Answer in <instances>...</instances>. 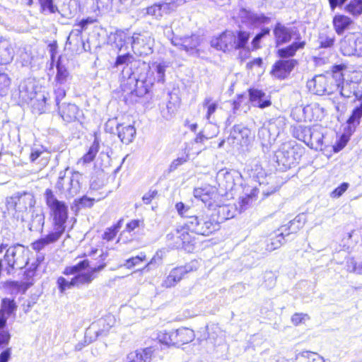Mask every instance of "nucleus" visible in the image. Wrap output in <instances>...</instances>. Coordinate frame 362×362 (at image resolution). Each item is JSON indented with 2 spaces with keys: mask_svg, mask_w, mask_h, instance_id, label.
Instances as JSON below:
<instances>
[{
  "mask_svg": "<svg viewBox=\"0 0 362 362\" xmlns=\"http://www.w3.org/2000/svg\"><path fill=\"white\" fill-rule=\"evenodd\" d=\"M194 196L196 199H200L205 205L211 207L218 194L215 187L206 186L194 189Z\"/></svg>",
  "mask_w": 362,
  "mask_h": 362,
  "instance_id": "nucleus-19",
  "label": "nucleus"
},
{
  "mask_svg": "<svg viewBox=\"0 0 362 362\" xmlns=\"http://www.w3.org/2000/svg\"><path fill=\"white\" fill-rule=\"evenodd\" d=\"M114 323V317L110 315H106L99 319L97 322L92 323L87 329L86 334L93 332L95 334V339L99 337L106 336Z\"/></svg>",
  "mask_w": 362,
  "mask_h": 362,
  "instance_id": "nucleus-14",
  "label": "nucleus"
},
{
  "mask_svg": "<svg viewBox=\"0 0 362 362\" xmlns=\"http://www.w3.org/2000/svg\"><path fill=\"white\" fill-rule=\"evenodd\" d=\"M57 69L56 79L59 83H62L68 76V71L61 62V56L57 57L56 63H54Z\"/></svg>",
  "mask_w": 362,
  "mask_h": 362,
  "instance_id": "nucleus-44",
  "label": "nucleus"
},
{
  "mask_svg": "<svg viewBox=\"0 0 362 362\" xmlns=\"http://www.w3.org/2000/svg\"><path fill=\"white\" fill-rule=\"evenodd\" d=\"M158 192L157 190H149L147 193H146L143 196V202L146 204H149L152 199L157 195Z\"/></svg>",
  "mask_w": 362,
  "mask_h": 362,
  "instance_id": "nucleus-64",
  "label": "nucleus"
},
{
  "mask_svg": "<svg viewBox=\"0 0 362 362\" xmlns=\"http://www.w3.org/2000/svg\"><path fill=\"white\" fill-rule=\"evenodd\" d=\"M296 64L297 61L295 59L279 60L274 64L272 74L278 78H285Z\"/></svg>",
  "mask_w": 362,
  "mask_h": 362,
  "instance_id": "nucleus-20",
  "label": "nucleus"
},
{
  "mask_svg": "<svg viewBox=\"0 0 362 362\" xmlns=\"http://www.w3.org/2000/svg\"><path fill=\"white\" fill-rule=\"evenodd\" d=\"M11 199L13 202H8L10 207L13 206V209L18 211H25L35 205L33 196L30 193H23L11 197Z\"/></svg>",
  "mask_w": 362,
  "mask_h": 362,
  "instance_id": "nucleus-21",
  "label": "nucleus"
},
{
  "mask_svg": "<svg viewBox=\"0 0 362 362\" xmlns=\"http://www.w3.org/2000/svg\"><path fill=\"white\" fill-rule=\"evenodd\" d=\"M58 287L62 293H63L66 289H70L72 287L75 286L74 284V279H72L71 281H67L65 278L61 276L57 279Z\"/></svg>",
  "mask_w": 362,
  "mask_h": 362,
  "instance_id": "nucleus-56",
  "label": "nucleus"
},
{
  "mask_svg": "<svg viewBox=\"0 0 362 362\" xmlns=\"http://www.w3.org/2000/svg\"><path fill=\"white\" fill-rule=\"evenodd\" d=\"M116 131L121 141L125 144L131 143L136 134V129L132 125L123 126L122 124H118Z\"/></svg>",
  "mask_w": 362,
  "mask_h": 362,
  "instance_id": "nucleus-26",
  "label": "nucleus"
},
{
  "mask_svg": "<svg viewBox=\"0 0 362 362\" xmlns=\"http://www.w3.org/2000/svg\"><path fill=\"white\" fill-rule=\"evenodd\" d=\"M273 34L274 42L276 47L287 44L294 39L301 40V35L297 28L294 26H287L280 22H278L274 25L273 29Z\"/></svg>",
  "mask_w": 362,
  "mask_h": 362,
  "instance_id": "nucleus-9",
  "label": "nucleus"
},
{
  "mask_svg": "<svg viewBox=\"0 0 362 362\" xmlns=\"http://www.w3.org/2000/svg\"><path fill=\"white\" fill-rule=\"evenodd\" d=\"M146 260V255L144 252H141L139 255L132 257L125 260L122 267L128 269H132L134 267L139 265L141 262Z\"/></svg>",
  "mask_w": 362,
  "mask_h": 362,
  "instance_id": "nucleus-48",
  "label": "nucleus"
},
{
  "mask_svg": "<svg viewBox=\"0 0 362 362\" xmlns=\"http://www.w3.org/2000/svg\"><path fill=\"white\" fill-rule=\"evenodd\" d=\"M323 134L318 128L313 127L308 147L315 150H322L323 146Z\"/></svg>",
  "mask_w": 362,
  "mask_h": 362,
  "instance_id": "nucleus-33",
  "label": "nucleus"
},
{
  "mask_svg": "<svg viewBox=\"0 0 362 362\" xmlns=\"http://www.w3.org/2000/svg\"><path fill=\"white\" fill-rule=\"evenodd\" d=\"M11 84V79L8 75L0 71V97L6 95L8 91Z\"/></svg>",
  "mask_w": 362,
  "mask_h": 362,
  "instance_id": "nucleus-49",
  "label": "nucleus"
},
{
  "mask_svg": "<svg viewBox=\"0 0 362 362\" xmlns=\"http://www.w3.org/2000/svg\"><path fill=\"white\" fill-rule=\"evenodd\" d=\"M217 182L221 189L226 192L232 191L241 180L240 174L235 170L222 169L216 175Z\"/></svg>",
  "mask_w": 362,
  "mask_h": 362,
  "instance_id": "nucleus-12",
  "label": "nucleus"
},
{
  "mask_svg": "<svg viewBox=\"0 0 362 362\" xmlns=\"http://www.w3.org/2000/svg\"><path fill=\"white\" fill-rule=\"evenodd\" d=\"M250 37V33L247 31L239 30L235 33V45L233 49H245Z\"/></svg>",
  "mask_w": 362,
  "mask_h": 362,
  "instance_id": "nucleus-35",
  "label": "nucleus"
},
{
  "mask_svg": "<svg viewBox=\"0 0 362 362\" xmlns=\"http://www.w3.org/2000/svg\"><path fill=\"white\" fill-rule=\"evenodd\" d=\"M234 42L235 33L227 30L222 33L218 37L213 38L211 45L218 50L226 52L233 49Z\"/></svg>",
  "mask_w": 362,
  "mask_h": 362,
  "instance_id": "nucleus-16",
  "label": "nucleus"
},
{
  "mask_svg": "<svg viewBox=\"0 0 362 362\" xmlns=\"http://www.w3.org/2000/svg\"><path fill=\"white\" fill-rule=\"evenodd\" d=\"M219 223L216 215L209 214V209L200 211L186 220L182 226L169 233L167 239L174 242V247H182L191 252L197 243L196 235L208 236L219 229Z\"/></svg>",
  "mask_w": 362,
  "mask_h": 362,
  "instance_id": "nucleus-1",
  "label": "nucleus"
},
{
  "mask_svg": "<svg viewBox=\"0 0 362 362\" xmlns=\"http://www.w3.org/2000/svg\"><path fill=\"white\" fill-rule=\"evenodd\" d=\"M233 206L229 205L219 206L218 209V214H222L224 219H229L234 216V212L231 211Z\"/></svg>",
  "mask_w": 362,
  "mask_h": 362,
  "instance_id": "nucleus-57",
  "label": "nucleus"
},
{
  "mask_svg": "<svg viewBox=\"0 0 362 362\" xmlns=\"http://www.w3.org/2000/svg\"><path fill=\"white\" fill-rule=\"evenodd\" d=\"M82 175L78 172H69V168L59 172L55 182V189L64 194L66 198L76 196L81 190Z\"/></svg>",
  "mask_w": 362,
  "mask_h": 362,
  "instance_id": "nucleus-5",
  "label": "nucleus"
},
{
  "mask_svg": "<svg viewBox=\"0 0 362 362\" xmlns=\"http://www.w3.org/2000/svg\"><path fill=\"white\" fill-rule=\"evenodd\" d=\"M175 209L178 214L181 217L185 218L187 220L190 219V217L193 216L195 214L194 208L191 207L187 204H185L182 202H178L175 204Z\"/></svg>",
  "mask_w": 362,
  "mask_h": 362,
  "instance_id": "nucleus-40",
  "label": "nucleus"
},
{
  "mask_svg": "<svg viewBox=\"0 0 362 362\" xmlns=\"http://www.w3.org/2000/svg\"><path fill=\"white\" fill-rule=\"evenodd\" d=\"M243 13H245V18L252 25L258 26L262 24H267L271 20L269 17L263 13H255L245 10L243 11Z\"/></svg>",
  "mask_w": 362,
  "mask_h": 362,
  "instance_id": "nucleus-30",
  "label": "nucleus"
},
{
  "mask_svg": "<svg viewBox=\"0 0 362 362\" xmlns=\"http://www.w3.org/2000/svg\"><path fill=\"white\" fill-rule=\"evenodd\" d=\"M151 354V348L131 352L127 356V362H150Z\"/></svg>",
  "mask_w": 362,
  "mask_h": 362,
  "instance_id": "nucleus-29",
  "label": "nucleus"
},
{
  "mask_svg": "<svg viewBox=\"0 0 362 362\" xmlns=\"http://www.w3.org/2000/svg\"><path fill=\"white\" fill-rule=\"evenodd\" d=\"M139 68L144 71L138 74L132 72L127 78V83L131 86V93L137 96H143L148 93L155 83L165 82V71L168 65L165 62H154L151 66L145 62L140 63Z\"/></svg>",
  "mask_w": 362,
  "mask_h": 362,
  "instance_id": "nucleus-2",
  "label": "nucleus"
},
{
  "mask_svg": "<svg viewBox=\"0 0 362 362\" xmlns=\"http://www.w3.org/2000/svg\"><path fill=\"white\" fill-rule=\"evenodd\" d=\"M305 42L297 40L288 46L278 49V54L281 58H289L293 57L300 49H303Z\"/></svg>",
  "mask_w": 362,
  "mask_h": 362,
  "instance_id": "nucleus-27",
  "label": "nucleus"
},
{
  "mask_svg": "<svg viewBox=\"0 0 362 362\" xmlns=\"http://www.w3.org/2000/svg\"><path fill=\"white\" fill-rule=\"evenodd\" d=\"M310 317L307 314L296 313L291 317V322L294 325H298L304 323L306 320H309Z\"/></svg>",
  "mask_w": 362,
  "mask_h": 362,
  "instance_id": "nucleus-60",
  "label": "nucleus"
},
{
  "mask_svg": "<svg viewBox=\"0 0 362 362\" xmlns=\"http://www.w3.org/2000/svg\"><path fill=\"white\" fill-rule=\"evenodd\" d=\"M297 362H325L323 358L316 352L303 351L296 355Z\"/></svg>",
  "mask_w": 362,
  "mask_h": 362,
  "instance_id": "nucleus-34",
  "label": "nucleus"
},
{
  "mask_svg": "<svg viewBox=\"0 0 362 362\" xmlns=\"http://www.w3.org/2000/svg\"><path fill=\"white\" fill-rule=\"evenodd\" d=\"M59 0H47V11H49V14L54 15L53 20H55L57 16L61 15V11L58 7Z\"/></svg>",
  "mask_w": 362,
  "mask_h": 362,
  "instance_id": "nucleus-52",
  "label": "nucleus"
},
{
  "mask_svg": "<svg viewBox=\"0 0 362 362\" xmlns=\"http://www.w3.org/2000/svg\"><path fill=\"white\" fill-rule=\"evenodd\" d=\"M349 141V138L346 135H342L337 144L333 146L335 153L340 151L344 148Z\"/></svg>",
  "mask_w": 362,
  "mask_h": 362,
  "instance_id": "nucleus-62",
  "label": "nucleus"
},
{
  "mask_svg": "<svg viewBox=\"0 0 362 362\" xmlns=\"http://www.w3.org/2000/svg\"><path fill=\"white\" fill-rule=\"evenodd\" d=\"M345 66L343 64L335 65L332 68V77L329 78V83L332 85L340 83L341 84L344 78L342 71L345 69Z\"/></svg>",
  "mask_w": 362,
  "mask_h": 362,
  "instance_id": "nucleus-43",
  "label": "nucleus"
},
{
  "mask_svg": "<svg viewBox=\"0 0 362 362\" xmlns=\"http://www.w3.org/2000/svg\"><path fill=\"white\" fill-rule=\"evenodd\" d=\"M257 136L262 140V144L268 142L271 136L269 129L264 125L259 129Z\"/></svg>",
  "mask_w": 362,
  "mask_h": 362,
  "instance_id": "nucleus-59",
  "label": "nucleus"
},
{
  "mask_svg": "<svg viewBox=\"0 0 362 362\" xmlns=\"http://www.w3.org/2000/svg\"><path fill=\"white\" fill-rule=\"evenodd\" d=\"M194 264V262H191L190 264L185 266L173 269L166 279L163 281V286L170 288L175 286V284L183 278L185 274L195 269Z\"/></svg>",
  "mask_w": 362,
  "mask_h": 362,
  "instance_id": "nucleus-15",
  "label": "nucleus"
},
{
  "mask_svg": "<svg viewBox=\"0 0 362 362\" xmlns=\"http://www.w3.org/2000/svg\"><path fill=\"white\" fill-rule=\"evenodd\" d=\"M195 337L192 329L187 327H180L176 330H173V338L174 339L175 346H180L188 344L194 340Z\"/></svg>",
  "mask_w": 362,
  "mask_h": 362,
  "instance_id": "nucleus-23",
  "label": "nucleus"
},
{
  "mask_svg": "<svg viewBox=\"0 0 362 362\" xmlns=\"http://www.w3.org/2000/svg\"><path fill=\"white\" fill-rule=\"evenodd\" d=\"M287 230L286 226H281L276 230L271 233L267 239V247L268 251H273L279 248L284 243L286 231Z\"/></svg>",
  "mask_w": 362,
  "mask_h": 362,
  "instance_id": "nucleus-22",
  "label": "nucleus"
},
{
  "mask_svg": "<svg viewBox=\"0 0 362 362\" xmlns=\"http://www.w3.org/2000/svg\"><path fill=\"white\" fill-rule=\"evenodd\" d=\"M88 261L83 260L78 262L77 264L67 267L64 271L65 275L74 274L75 276L73 278L74 284L76 287H81L84 285H88L92 282L95 279L94 274L103 270L106 264H102L98 267L91 268L87 272H84L88 267Z\"/></svg>",
  "mask_w": 362,
  "mask_h": 362,
  "instance_id": "nucleus-6",
  "label": "nucleus"
},
{
  "mask_svg": "<svg viewBox=\"0 0 362 362\" xmlns=\"http://www.w3.org/2000/svg\"><path fill=\"white\" fill-rule=\"evenodd\" d=\"M345 9L354 16H358L362 13V0H351L346 4Z\"/></svg>",
  "mask_w": 362,
  "mask_h": 362,
  "instance_id": "nucleus-47",
  "label": "nucleus"
},
{
  "mask_svg": "<svg viewBox=\"0 0 362 362\" xmlns=\"http://www.w3.org/2000/svg\"><path fill=\"white\" fill-rule=\"evenodd\" d=\"M349 187V184L348 182H342L331 192V197L332 198L340 197L348 189Z\"/></svg>",
  "mask_w": 362,
  "mask_h": 362,
  "instance_id": "nucleus-58",
  "label": "nucleus"
},
{
  "mask_svg": "<svg viewBox=\"0 0 362 362\" xmlns=\"http://www.w3.org/2000/svg\"><path fill=\"white\" fill-rule=\"evenodd\" d=\"M313 127L299 126L294 130V136L300 141H303L308 146L310 141V134Z\"/></svg>",
  "mask_w": 362,
  "mask_h": 362,
  "instance_id": "nucleus-38",
  "label": "nucleus"
},
{
  "mask_svg": "<svg viewBox=\"0 0 362 362\" xmlns=\"http://www.w3.org/2000/svg\"><path fill=\"white\" fill-rule=\"evenodd\" d=\"M277 162L281 163L285 168H291L299 160V155L293 147H288V149L283 148L276 153Z\"/></svg>",
  "mask_w": 362,
  "mask_h": 362,
  "instance_id": "nucleus-18",
  "label": "nucleus"
},
{
  "mask_svg": "<svg viewBox=\"0 0 362 362\" xmlns=\"http://www.w3.org/2000/svg\"><path fill=\"white\" fill-rule=\"evenodd\" d=\"M100 148L99 141L95 138L92 145L90 146L88 152L83 156L84 163H90L93 160Z\"/></svg>",
  "mask_w": 362,
  "mask_h": 362,
  "instance_id": "nucleus-45",
  "label": "nucleus"
},
{
  "mask_svg": "<svg viewBox=\"0 0 362 362\" xmlns=\"http://www.w3.org/2000/svg\"><path fill=\"white\" fill-rule=\"evenodd\" d=\"M47 206L50 209L49 214L54 226V230L47 234V245L58 240L64 233L68 207L64 202L58 200L50 189H47Z\"/></svg>",
  "mask_w": 362,
  "mask_h": 362,
  "instance_id": "nucleus-4",
  "label": "nucleus"
},
{
  "mask_svg": "<svg viewBox=\"0 0 362 362\" xmlns=\"http://www.w3.org/2000/svg\"><path fill=\"white\" fill-rule=\"evenodd\" d=\"M44 261V256L42 254H38L36 257L35 263H33L31 267L25 271V275L28 278L35 276L37 270H45V267L42 265Z\"/></svg>",
  "mask_w": 362,
  "mask_h": 362,
  "instance_id": "nucleus-41",
  "label": "nucleus"
},
{
  "mask_svg": "<svg viewBox=\"0 0 362 362\" xmlns=\"http://www.w3.org/2000/svg\"><path fill=\"white\" fill-rule=\"evenodd\" d=\"M122 224V219H120L116 224L107 228L103 234V239L107 241L112 240L117 234L119 230L121 228Z\"/></svg>",
  "mask_w": 362,
  "mask_h": 362,
  "instance_id": "nucleus-46",
  "label": "nucleus"
},
{
  "mask_svg": "<svg viewBox=\"0 0 362 362\" xmlns=\"http://www.w3.org/2000/svg\"><path fill=\"white\" fill-rule=\"evenodd\" d=\"M304 215H298L293 220L289 221L287 225H284V226L287 227V230L285 233L286 236L292 233H296L298 230H299L304 225Z\"/></svg>",
  "mask_w": 362,
  "mask_h": 362,
  "instance_id": "nucleus-37",
  "label": "nucleus"
},
{
  "mask_svg": "<svg viewBox=\"0 0 362 362\" xmlns=\"http://www.w3.org/2000/svg\"><path fill=\"white\" fill-rule=\"evenodd\" d=\"M340 49L344 56L362 57V35H346L340 42Z\"/></svg>",
  "mask_w": 362,
  "mask_h": 362,
  "instance_id": "nucleus-10",
  "label": "nucleus"
},
{
  "mask_svg": "<svg viewBox=\"0 0 362 362\" xmlns=\"http://www.w3.org/2000/svg\"><path fill=\"white\" fill-rule=\"evenodd\" d=\"M336 91H339L341 96L344 98H349L354 96L356 98L355 106L351 115L347 120L349 128L354 131L360 124L362 117V80L360 81H343L335 84Z\"/></svg>",
  "mask_w": 362,
  "mask_h": 362,
  "instance_id": "nucleus-3",
  "label": "nucleus"
},
{
  "mask_svg": "<svg viewBox=\"0 0 362 362\" xmlns=\"http://www.w3.org/2000/svg\"><path fill=\"white\" fill-rule=\"evenodd\" d=\"M249 100L254 107L261 109L269 107L272 105L271 96L262 90L250 88L248 90Z\"/></svg>",
  "mask_w": 362,
  "mask_h": 362,
  "instance_id": "nucleus-17",
  "label": "nucleus"
},
{
  "mask_svg": "<svg viewBox=\"0 0 362 362\" xmlns=\"http://www.w3.org/2000/svg\"><path fill=\"white\" fill-rule=\"evenodd\" d=\"M78 206L91 207L93 205L94 199L86 196H83L78 200L75 201Z\"/></svg>",
  "mask_w": 362,
  "mask_h": 362,
  "instance_id": "nucleus-61",
  "label": "nucleus"
},
{
  "mask_svg": "<svg viewBox=\"0 0 362 362\" xmlns=\"http://www.w3.org/2000/svg\"><path fill=\"white\" fill-rule=\"evenodd\" d=\"M29 250L21 245L8 247L4 256V260L11 269H23L28 264Z\"/></svg>",
  "mask_w": 362,
  "mask_h": 362,
  "instance_id": "nucleus-8",
  "label": "nucleus"
},
{
  "mask_svg": "<svg viewBox=\"0 0 362 362\" xmlns=\"http://www.w3.org/2000/svg\"><path fill=\"white\" fill-rule=\"evenodd\" d=\"M78 113V107L74 104L69 103L63 107L60 115L63 120L66 122H71L77 119Z\"/></svg>",
  "mask_w": 362,
  "mask_h": 362,
  "instance_id": "nucleus-32",
  "label": "nucleus"
},
{
  "mask_svg": "<svg viewBox=\"0 0 362 362\" xmlns=\"http://www.w3.org/2000/svg\"><path fill=\"white\" fill-rule=\"evenodd\" d=\"M334 41L335 37L333 34L325 32L320 33L317 39L319 45L317 49H325L330 51L334 46Z\"/></svg>",
  "mask_w": 362,
  "mask_h": 362,
  "instance_id": "nucleus-31",
  "label": "nucleus"
},
{
  "mask_svg": "<svg viewBox=\"0 0 362 362\" xmlns=\"http://www.w3.org/2000/svg\"><path fill=\"white\" fill-rule=\"evenodd\" d=\"M131 41L127 33L122 30H116L115 33H110L107 37V42L112 46H115L119 51Z\"/></svg>",
  "mask_w": 362,
  "mask_h": 362,
  "instance_id": "nucleus-24",
  "label": "nucleus"
},
{
  "mask_svg": "<svg viewBox=\"0 0 362 362\" xmlns=\"http://www.w3.org/2000/svg\"><path fill=\"white\" fill-rule=\"evenodd\" d=\"M146 13L154 16L156 18H160L163 14L169 13V12L163 3H158L146 8Z\"/></svg>",
  "mask_w": 362,
  "mask_h": 362,
  "instance_id": "nucleus-39",
  "label": "nucleus"
},
{
  "mask_svg": "<svg viewBox=\"0 0 362 362\" xmlns=\"http://www.w3.org/2000/svg\"><path fill=\"white\" fill-rule=\"evenodd\" d=\"M249 130L247 128L245 127L242 124H237L233 127V129L230 132V135L235 139L238 138L240 135L242 138L247 135Z\"/></svg>",
  "mask_w": 362,
  "mask_h": 362,
  "instance_id": "nucleus-53",
  "label": "nucleus"
},
{
  "mask_svg": "<svg viewBox=\"0 0 362 362\" xmlns=\"http://www.w3.org/2000/svg\"><path fill=\"white\" fill-rule=\"evenodd\" d=\"M13 56L14 51L11 43L8 40L0 37V64H9Z\"/></svg>",
  "mask_w": 362,
  "mask_h": 362,
  "instance_id": "nucleus-25",
  "label": "nucleus"
},
{
  "mask_svg": "<svg viewBox=\"0 0 362 362\" xmlns=\"http://www.w3.org/2000/svg\"><path fill=\"white\" fill-rule=\"evenodd\" d=\"M171 42L179 49L185 50L189 54H197V47L200 44V37L197 35L184 37H173Z\"/></svg>",
  "mask_w": 362,
  "mask_h": 362,
  "instance_id": "nucleus-13",
  "label": "nucleus"
},
{
  "mask_svg": "<svg viewBox=\"0 0 362 362\" xmlns=\"http://www.w3.org/2000/svg\"><path fill=\"white\" fill-rule=\"evenodd\" d=\"M202 105L204 108L206 109V119L211 123V117L218 107V102L213 100L211 96H206L202 103Z\"/></svg>",
  "mask_w": 362,
  "mask_h": 362,
  "instance_id": "nucleus-36",
  "label": "nucleus"
},
{
  "mask_svg": "<svg viewBox=\"0 0 362 362\" xmlns=\"http://www.w3.org/2000/svg\"><path fill=\"white\" fill-rule=\"evenodd\" d=\"M17 309V305L14 301V300H11L10 298H4L1 300V308L0 310L2 311V313L8 317L11 316L13 313H15V311Z\"/></svg>",
  "mask_w": 362,
  "mask_h": 362,
  "instance_id": "nucleus-42",
  "label": "nucleus"
},
{
  "mask_svg": "<svg viewBox=\"0 0 362 362\" xmlns=\"http://www.w3.org/2000/svg\"><path fill=\"white\" fill-rule=\"evenodd\" d=\"M352 23L353 21L349 17L341 14L336 15L333 18V26L339 35H342Z\"/></svg>",
  "mask_w": 362,
  "mask_h": 362,
  "instance_id": "nucleus-28",
  "label": "nucleus"
},
{
  "mask_svg": "<svg viewBox=\"0 0 362 362\" xmlns=\"http://www.w3.org/2000/svg\"><path fill=\"white\" fill-rule=\"evenodd\" d=\"M307 87L309 91L318 95H330L336 91L334 85L330 84L329 78L325 75H317L309 80Z\"/></svg>",
  "mask_w": 362,
  "mask_h": 362,
  "instance_id": "nucleus-11",
  "label": "nucleus"
},
{
  "mask_svg": "<svg viewBox=\"0 0 362 362\" xmlns=\"http://www.w3.org/2000/svg\"><path fill=\"white\" fill-rule=\"evenodd\" d=\"M157 339L163 344L167 346L175 345L174 339L173 338V330L167 332H159L157 333Z\"/></svg>",
  "mask_w": 362,
  "mask_h": 362,
  "instance_id": "nucleus-50",
  "label": "nucleus"
},
{
  "mask_svg": "<svg viewBox=\"0 0 362 362\" xmlns=\"http://www.w3.org/2000/svg\"><path fill=\"white\" fill-rule=\"evenodd\" d=\"M185 162H187V157L177 158L171 163L169 170L170 172L175 170L180 165L184 164Z\"/></svg>",
  "mask_w": 362,
  "mask_h": 362,
  "instance_id": "nucleus-63",
  "label": "nucleus"
},
{
  "mask_svg": "<svg viewBox=\"0 0 362 362\" xmlns=\"http://www.w3.org/2000/svg\"><path fill=\"white\" fill-rule=\"evenodd\" d=\"M132 59L133 56L129 53L118 55L115 62L114 67L117 68L120 66L128 65Z\"/></svg>",
  "mask_w": 362,
  "mask_h": 362,
  "instance_id": "nucleus-54",
  "label": "nucleus"
},
{
  "mask_svg": "<svg viewBox=\"0 0 362 362\" xmlns=\"http://www.w3.org/2000/svg\"><path fill=\"white\" fill-rule=\"evenodd\" d=\"M270 29L269 28H264L261 31L257 33L252 40V46L253 49H257L260 47V42L263 37L269 35Z\"/></svg>",
  "mask_w": 362,
  "mask_h": 362,
  "instance_id": "nucleus-51",
  "label": "nucleus"
},
{
  "mask_svg": "<svg viewBox=\"0 0 362 362\" xmlns=\"http://www.w3.org/2000/svg\"><path fill=\"white\" fill-rule=\"evenodd\" d=\"M154 38L149 32L134 33L131 37L134 53L141 57L148 56L153 52Z\"/></svg>",
  "mask_w": 362,
  "mask_h": 362,
  "instance_id": "nucleus-7",
  "label": "nucleus"
},
{
  "mask_svg": "<svg viewBox=\"0 0 362 362\" xmlns=\"http://www.w3.org/2000/svg\"><path fill=\"white\" fill-rule=\"evenodd\" d=\"M49 47V53L50 55V65L51 68H52L54 65V63H56V61L57 59V54H58V47L56 41H53L52 42L49 43L48 45Z\"/></svg>",
  "mask_w": 362,
  "mask_h": 362,
  "instance_id": "nucleus-55",
  "label": "nucleus"
}]
</instances>
